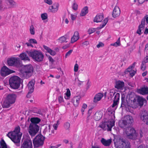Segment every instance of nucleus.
Listing matches in <instances>:
<instances>
[{
    "label": "nucleus",
    "mask_w": 148,
    "mask_h": 148,
    "mask_svg": "<svg viewBox=\"0 0 148 148\" xmlns=\"http://www.w3.org/2000/svg\"><path fill=\"white\" fill-rule=\"evenodd\" d=\"M48 59L50 62H51L52 63H53L54 62V60L51 57L49 56L48 57Z\"/></svg>",
    "instance_id": "nucleus-62"
},
{
    "label": "nucleus",
    "mask_w": 148,
    "mask_h": 148,
    "mask_svg": "<svg viewBox=\"0 0 148 148\" xmlns=\"http://www.w3.org/2000/svg\"><path fill=\"white\" fill-rule=\"evenodd\" d=\"M88 7L87 6L85 7L81 11V12L80 14V16H84L88 13Z\"/></svg>",
    "instance_id": "nucleus-32"
},
{
    "label": "nucleus",
    "mask_w": 148,
    "mask_h": 148,
    "mask_svg": "<svg viewBox=\"0 0 148 148\" xmlns=\"http://www.w3.org/2000/svg\"><path fill=\"white\" fill-rule=\"evenodd\" d=\"M93 109V108H90L89 109L88 111V117H89L91 115V113H92V110Z\"/></svg>",
    "instance_id": "nucleus-55"
},
{
    "label": "nucleus",
    "mask_w": 148,
    "mask_h": 148,
    "mask_svg": "<svg viewBox=\"0 0 148 148\" xmlns=\"http://www.w3.org/2000/svg\"><path fill=\"white\" fill-rule=\"evenodd\" d=\"M29 93H32L34 90V87L30 86H27Z\"/></svg>",
    "instance_id": "nucleus-51"
},
{
    "label": "nucleus",
    "mask_w": 148,
    "mask_h": 148,
    "mask_svg": "<svg viewBox=\"0 0 148 148\" xmlns=\"http://www.w3.org/2000/svg\"><path fill=\"white\" fill-rule=\"evenodd\" d=\"M140 118L143 121L146 123L148 120V112L146 110L142 111L140 115Z\"/></svg>",
    "instance_id": "nucleus-16"
},
{
    "label": "nucleus",
    "mask_w": 148,
    "mask_h": 148,
    "mask_svg": "<svg viewBox=\"0 0 148 148\" xmlns=\"http://www.w3.org/2000/svg\"><path fill=\"white\" fill-rule=\"evenodd\" d=\"M28 55L34 60V61L40 62L43 60L44 55L40 51L34 50L27 52Z\"/></svg>",
    "instance_id": "nucleus-5"
},
{
    "label": "nucleus",
    "mask_w": 148,
    "mask_h": 148,
    "mask_svg": "<svg viewBox=\"0 0 148 148\" xmlns=\"http://www.w3.org/2000/svg\"><path fill=\"white\" fill-rule=\"evenodd\" d=\"M72 7L73 9L74 10H77L78 5L75 1L73 3Z\"/></svg>",
    "instance_id": "nucleus-45"
},
{
    "label": "nucleus",
    "mask_w": 148,
    "mask_h": 148,
    "mask_svg": "<svg viewBox=\"0 0 148 148\" xmlns=\"http://www.w3.org/2000/svg\"><path fill=\"white\" fill-rule=\"evenodd\" d=\"M8 65L19 67L21 66L19 58L16 57H12L7 61Z\"/></svg>",
    "instance_id": "nucleus-11"
},
{
    "label": "nucleus",
    "mask_w": 148,
    "mask_h": 148,
    "mask_svg": "<svg viewBox=\"0 0 148 148\" xmlns=\"http://www.w3.org/2000/svg\"><path fill=\"white\" fill-rule=\"evenodd\" d=\"M83 45L87 46L89 44V42L88 41H86L82 43Z\"/></svg>",
    "instance_id": "nucleus-63"
},
{
    "label": "nucleus",
    "mask_w": 148,
    "mask_h": 148,
    "mask_svg": "<svg viewBox=\"0 0 148 148\" xmlns=\"http://www.w3.org/2000/svg\"><path fill=\"white\" fill-rule=\"evenodd\" d=\"M80 97L77 96L73 97L72 100V102L75 107H77L78 105Z\"/></svg>",
    "instance_id": "nucleus-25"
},
{
    "label": "nucleus",
    "mask_w": 148,
    "mask_h": 148,
    "mask_svg": "<svg viewBox=\"0 0 148 148\" xmlns=\"http://www.w3.org/2000/svg\"><path fill=\"white\" fill-rule=\"evenodd\" d=\"M125 132L128 138L132 140H135L137 139L138 134L134 128L128 127L126 129Z\"/></svg>",
    "instance_id": "nucleus-8"
},
{
    "label": "nucleus",
    "mask_w": 148,
    "mask_h": 148,
    "mask_svg": "<svg viewBox=\"0 0 148 148\" xmlns=\"http://www.w3.org/2000/svg\"><path fill=\"white\" fill-rule=\"evenodd\" d=\"M71 18L72 21H74L76 18V16L73 14H71Z\"/></svg>",
    "instance_id": "nucleus-59"
},
{
    "label": "nucleus",
    "mask_w": 148,
    "mask_h": 148,
    "mask_svg": "<svg viewBox=\"0 0 148 148\" xmlns=\"http://www.w3.org/2000/svg\"><path fill=\"white\" fill-rule=\"evenodd\" d=\"M135 64L136 62H134L132 65L128 67L127 69L125 71V73L127 74L128 73H129L132 70V69L134 67Z\"/></svg>",
    "instance_id": "nucleus-35"
},
{
    "label": "nucleus",
    "mask_w": 148,
    "mask_h": 148,
    "mask_svg": "<svg viewBox=\"0 0 148 148\" xmlns=\"http://www.w3.org/2000/svg\"><path fill=\"white\" fill-rule=\"evenodd\" d=\"M119 97L120 94L119 93H116L114 96V100L118 102L119 99Z\"/></svg>",
    "instance_id": "nucleus-43"
},
{
    "label": "nucleus",
    "mask_w": 148,
    "mask_h": 148,
    "mask_svg": "<svg viewBox=\"0 0 148 148\" xmlns=\"http://www.w3.org/2000/svg\"><path fill=\"white\" fill-rule=\"evenodd\" d=\"M66 37L63 36L59 38V42L61 43H62L65 42H66L67 41H66Z\"/></svg>",
    "instance_id": "nucleus-41"
},
{
    "label": "nucleus",
    "mask_w": 148,
    "mask_h": 148,
    "mask_svg": "<svg viewBox=\"0 0 148 148\" xmlns=\"http://www.w3.org/2000/svg\"><path fill=\"white\" fill-rule=\"evenodd\" d=\"M138 92L142 95L148 94V88L144 87L138 90Z\"/></svg>",
    "instance_id": "nucleus-24"
},
{
    "label": "nucleus",
    "mask_w": 148,
    "mask_h": 148,
    "mask_svg": "<svg viewBox=\"0 0 148 148\" xmlns=\"http://www.w3.org/2000/svg\"><path fill=\"white\" fill-rule=\"evenodd\" d=\"M31 123L30 124L37 125L41 121L40 119L38 117H32L30 119Z\"/></svg>",
    "instance_id": "nucleus-26"
},
{
    "label": "nucleus",
    "mask_w": 148,
    "mask_h": 148,
    "mask_svg": "<svg viewBox=\"0 0 148 148\" xmlns=\"http://www.w3.org/2000/svg\"><path fill=\"white\" fill-rule=\"evenodd\" d=\"M146 100L140 97H138L137 99V101L139 105L141 106L144 104V103L146 101Z\"/></svg>",
    "instance_id": "nucleus-34"
},
{
    "label": "nucleus",
    "mask_w": 148,
    "mask_h": 148,
    "mask_svg": "<svg viewBox=\"0 0 148 148\" xmlns=\"http://www.w3.org/2000/svg\"><path fill=\"white\" fill-rule=\"evenodd\" d=\"M59 4L58 3L53 4L49 7V9L53 13H55L57 11L58 9Z\"/></svg>",
    "instance_id": "nucleus-21"
},
{
    "label": "nucleus",
    "mask_w": 148,
    "mask_h": 148,
    "mask_svg": "<svg viewBox=\"0 0 148 148\" xmlns=\"http://www.w3.org/2000/svg\"><path fill=\"white\" fill-rule=\"evenodd\" d=\"M101 117V113L96 112L94 115V119L95 121H97L100 120Z\"/></svg>",
    "instance_id": "nucleus-33"
},
{
    "label": "nucleus",
    "mask_w": 148,
    "mask_h": 148,
    "mask_svg": "<svg viewBox=\"0 0 148 148\" xmlns=\"http://www.w3.org/2000/svg\"><path fill=\"white\" fill-rule=\"evenodd\" d=\"M96 30V29L95 28H90L88 31V34H91L94 32Z\"/></svg>",
    "instance_id": "nucleus-47"
},
{
    "label": "nucleus",
    "mask_w": 148,
    "mask_h": 148,
    "mask_svg": "<svg viewBox=\"0 0 148 148\" xmlns=\"http://www.w3.org/2000/svg\"><path fill=\"white\" fill-rule=\"evenodd\" d=\"M126 102L125 101V99L124 98H121V107H124L125 106Z\"/></svg>",
    "instance_id": "nucleus-49"
},
{
    "label": "nucleus",
    "mask_w": 148,
    "mask_h": 148,
    "mask_svg": "<svg viewBox=\"0 0 148 148\" xmlns=\"http://www.w3.org/2000/svg\"><path fill=\"white\" fill-rule=\"evenodd\" d=\"M41 18L42 20H44L47 19V13H45L42 14Z\"/></svg>",
    "instance_id": "nucleus-46"
},
{
    "label": "nucleus",
    "mask_w": 148,
    "mask_h": 148,
    "mask_svg": "<svg viewBox=\"0 0 148 148\" xmlns=\"http://www.w3.org/2000/svg\"><path fill=\"white\" fill-rule=\"evenodd\" d=\"M133 121L134 120L132 116L126 115L124 117V119L123 120L122 123H119V125L121 128H124L126 125H131Z\"/></svg>",
    "instance_id": "nucleus-10"
},
{
    "label": "nucleus",
    "mask_w": 148,
    "mask_h": 148,
    "mask_svg": "<svg viewBox=\"0 0 148 148\" xmlns=\"http://www.w3.org/2000/svg\"><path fill=\"white\" fill-rule=\"evenodd\" d=\"M108 19L107 18H106L103 21V23L102 25H100V27L99 28L101 29L104 27L107 24L108 22Z\"/></svg>",
    "instance_id": "nucleus-42"
},
{
    "label": "nucleus",
    "mask_w": 148,
    "mask_h": 148,
    "mask_svg": "<svg viewBox=\"0 0 148 148\" xmlns=\"http://www.w3.org/2000/svg\"><path fill=\"white\" fill-rule=\"evenodd\" d=\"M29 42H26L25 44L28 47H33V46L32 45V44H36L37 42L36 40L34 39H30L28 40Z\"/></svg>",
    "instance_id": "nucleus-28"
},
{
    "label": "nucleus",
    "mask_w": 148,
    "mask_h": 148,
    "mask_svg": "<svg viewBox=\"0 0 148 148\" xmlns=\"http://www.w3.org/2000/svg\"><path fill=\"white\" fill-rule=\"evenodd\" d=\"M103 95L101 93H99L95 95L93 101L95 103H96L98 101L100 100L103 97Z\"/></svg>",
    "instance_id": "nucleus-30"
},
{
    "label": "nucleus",
    "mask_w": 148,
    "mask_h": 148,
    "mask_svg": "<svg viewBox=\"0 0 148 148\" xmlns=\"http://www.w3.org/2000/svg\"><path fill=\"white\" fill-rule=\"evenodd\" d=\"M78 69V65L77 64H76L75 65L74 68V71L75 72H76L77 71Z\"/></svg>",
    "instance_id": "nucleus-57"
},
{
    "label": "nucleus",
    "mask_w": 148,
    "mask_h": 148,
    "mask_svg": "<svg viewBox=\"0 0 148 148\" xmlns=\"http://www.w3.org/2000/svg\"><path fill=\"white\" fill-rule=\"evenodd\" d=\"M114 113L115 112L114 111L108 110V114L109 115V118H110V119L104 121L103 123L101 125V126H100L101 128H104L107 127L108 131H111V128L114 125L115 122L114 120V119L115 118Z\"/></svg>",
    "instance_id": "nucleus-2"
},
{
    "label": "nucleus",
    "mask_w": 148,
    "mask_h": 148,
    "mask_svg": "<svg viewBox=\"0 0 148 148\" xmlns=\"http://www.w3.org/2000/svg\"><path fill=\"white\" fill-rule=\"evenodd\" d=\"M43 47L51 55L54 56L56 55V53L55 51L52 50L49 47L45 45H43Z\"/></svg>",
    "instance_id": "nucleus-29"
},
{
    "label": "nucleus",
    "mask_w": 148,
    "mask_h": 148,
    "mask_svg": "<svg viewBox=\"0 0 148 148\" xmlns=\"http://www.w3.org/2000/svg\"><path fill=\"white\" fill-rule=\"evenodd\" d=\"M27 52H31V51H27L23 53L20 55L19 56L21 60L24 61H30V59L27 55Z\"/></svg>",
    "instance_id": "nucleus-18"
},
{
    "label": "nucleus",
    "mask_w": 148,
    "mask_h": 148,
    "mask_svg": "<svg viewBox=\"0 0 148 148\" xmlns=\"http://www.w3.org/2000/svg\"><path fill=\"white\" fill-rule=\"evenodd\" d=\"M50 125H49L48 126H47L45 128L43 133L45 134H47L48 135L50 132Z\"/></svg>",
    "instance_id": "nucleus-38"
},
{
    "label": "nucleus",
    "mask_w": 148,
    "mask_h": 148,
    "mask_svg": "<svg viewBox=\"0 0 148 148\" xmlns=\"http://www.w3.org/2000/svg\"><path fill=\"white\" fill-rule=\"evenodd\" d=\"M146 68L145 64L144 62H142L140 66V69L143 71H144Z\"/></svg>",
    "instance_id": "nucleus-48"
},
{
    "label": "nucleus",
    "mask_w": 148,
    "mask_h": 148,
    "mask_svg": "<svg viewBox=\"0 0 148 148\" xmlns=\"http://www.w3.org/2000/svg\"><path fill=\"white\" fill-rule=\"evenodd\" d=\"M16 97V95L14 94L8 95L6 99L12 104L14 103L15 101Z\"/></svg>",
    "instance_id": "nucleus-17"
},
{
    "label": "nucleus",
    "mask_w": 148,
    "mask_h": 148,
    "mask_svg": "<svg viewBox=\"0 0 148 148\" xmlns=\"http://www.w3.org/2000/svg\"><path fill=\"white\" fill-rule=\"evenodd\" d=\"M145 20L147 24H148V15H146L141 20V24L138 27V29L137 31V33L140 35L141 34V31L145 27Z\"/></svg>",
    "instance_id": "nucleus-13"
},
{
    "label": "nucleus",
    "mask_w": 148,
    "mask_h": 148,
    "mask_svg": "<svg viewBox=\"0 0 148 148\" xmlns=\"http://www.w3.org/2000/svg\"><path fill=\"white\" fill-rule=\"evenodd\" d=\"M104 46V44L102 42H100L99 44L97 45V47L99 48L101 47H103Z\"/></svg>",
    "instance_id": "nucleus-56"
},
{
    "label": "nucleus",
    "mask_w": 148,
    "mask_h": 148,
    "mask_svg": "<svg viewBox=\"0 0 148 148\" xmlns=\"http://www.w3.org/2000/svg\"><path fill=\"white\" fill-rule=\"evenodd\" d=\"M29 30L30 33L32 35H34L35 34L34 28L33 25H32L30 26Z\"/></svg>",
    "instance_id": "nucleus-40"
},
{
    "label": "nucleus",
    "mask_w": 148,
    "mask_h": 148,
    "mask_svg": "<svg viewBox=\"0 0 148 148\" xmlns=\"http://www.w3.org/2000/svg\"><path fill=\"white\" fill-rule=\"evenodd\" d=\"M39 130V127L38 125L30 124L29 127L28 132L32 137L34 136Z\"/></svg>",
    "instance_id": "nucleus-12"
},
{
    "label": "nucleus",
    "mask_w": 148,
    "mask_h": 148,
    "mask_svg": "<svg viewBox=\"0 0 148 148\" xmlns=\"http://www.w3.org/2000/svg\"><path fill=\"white\" fill-rule=\"evenodd\" d=\"M103 14H97L95 18L94 21L96 23L101 22L103 20Z\"/></svg>",
    "instance_id": "nucleus-23"
},
{
    "label": "nucleus",
    "mask_w": 148,
    "mask_h": 148,
    "mask_svg": "<svg viewBox=\"0 0 148 148\" xmlns=\"http://www.w3.org/2000/svg\"><path fill=\"white\" fill-rule=\"evenodd\" d=\"M79 38V35L78 32L76 31L74 32L73 37L71 38V42L73 43L77 41Z\"/></svg>",
    "instance_id": "nucleus-22"
},
{
    "label": "nucleus",
    "mask_w": 148,
    "mask_h": 148,
    "mask_svg": "<svg viewBox=\"0 0 148 148\" xmlns=\"http://www.w3.org/2000/svg\"><path fill=\"white\" fill-rule=\"evenodd\" d=\"M65 94L67 97V98H66L65 97V98L67 99H69V97H70L71 95L70 91L69 89H67L66 92L65 93Z\"/></svg>",
    "instance_id": "nucleus-39"
},
{
    "label": "nucleus",
    "mask_w": 148,
    "mask_h": 148,
    "mask_svg": "<svg viewBox=\"0 0 148 148\" xmlns=\"http://www.w3.org/2000/svg\"><path fill=\"white\" fill-rule=\"evenodd\" d=\"M11 104H12L6 99L5 100L3 103H2L1 105L3 108H9Z\"/></svg>",
    "instance_id": "nucleus-31"
},
{
    "label": "nucleus",
    "mask_w": 148,
    "mask_h": 148,
    "mask_svg": "<svg viewBox=\"0 0 148 148\" xmlns=\"http://www.w3.org/2000/svg\"><path fill=\"white\" fill-rule=\"evenodd\" d=\"M114 144L117 148H131L129 142L125 140L121 136H118L116 139L113 140Z\"/></svg>",
    "instance_id": "nucleus-4"
},
{
    "label": "nucleus",
    "mask_w": 148,
    "mask_h": 148,
    "mask_svg": "<svg viewBox=\"0 0 148 148\" xmlns=\"http://www.w3.org/2000/svg\"><path fill=\"white\" fill-rule=\"evenodd\" d=\"M58 101L59 102L61 103L64 102V99L62 96H60L58 97Z\"/></svg>",
    "instance_id": "nucleus-52"
},
{
    "label": "nucleus",
    "mask_w": 148,
    "mask_h": 148,
    "mask_svg": "<svg viewBox=\"0 0 148 148\" xmlns=\"http://www.w3.org/2000/svg\"><path fill=\"white\" fill-rule=\"evenodd\" d=\"M129 74L130 75V76L132 77H133L134 75L135 74L136 72L134 70H132L129 73Z\"/></svg>",
    "instance_id": "nucleus-58"
},
{
    "label": "nucleus",
    "mask_w": 148,
    "mask_h": 148,
    "mask_svg": "<svg viewBox=\"0 0 148 148\" xmlns=\"http://www.w3.org/2000/svg\"><path fill=\"white\" fill-rule=\"evenodd\" d=\"M64 127L66 130H69L70 127V124L69 123L66 122L64 124Z\"/></svg>",
    "instance_id": "nucleus-44"
},
{
    "label": "nucleus",
    "mask_w": 148,
    "mask_h": 148,
    "mask_svg": "<svg viewBox=\"0 0 148 148\" xmlns=\"http://www.w3.org/2000/svg\"><path fill=\"white\" fill-rule=\"evenodd\" d=\"M21 148H32V141L29 139H26L21 145Z\"/></svg>",
    "instance_id": "nucleus-14"
},
{
    "label": "nucleus",
    "mask_w": 148,
    "mask_h": 148,
    "mask_svg": "<svg viewBox=\"0 0 148 148\" xmlns=\"http://www.w3.org/2000/svg\"><path fill=\"white\" fill-rule=\"evenodd\" d=\"M121 45V43L120 41V38H119L116 42H115L111 44V46H114L115 47H117Z\"/></svg>",
    "instance_id": "nucleus-36"
},
{
    "label": "nucleus",
    "mask_w": 148,
    "mask_h": 148,
    "mask_svg": "<svg viewBox=\"0 0 148 148\" xmlns=\"http://www.w3.org/2000/svg\"><path fill=\"white\" fill-rule=\"evenodd\" d=\"M111 140L110 139L106 140L104 138H102L101 140V143L105 146H109L111 143Z\"/></svg>",
    "instance_id": "nucleus-27"
},
{
    "label": "nucleus",
    "mask_w": 148,
    "mask_h": 148,
    "mask_svg": "<svg viewBox=\"0 0 148 148\" xmlns=\"http://www.w3.org/2000/svg\"><path fill=\"white\" fill-rule=\"evenodd\" d=\"M118 102L117 101H116L114 100V102L113 104L112 105V107H114L116 106L117 104V103Z\"/></svg>",
    "instance_id": "nucleus-61"
},
{
    "label": "nucleus",
    "mask_w": 148,
    "mask_h": 148,
    "mask_svg": "<svg viewBox=\"0 0 148 148\" xmlns=\"http://www.w3.org/2000/svg\"><path fill=\"white\" fill-rule=\"evenodd\" d=\"M20 127L19 126L16 127L14 130L7 134V136L17 147L20 146V142L22 133H20Z\"/></svg>",
    "instance_id": "nucleus-1"
},
{
    "label": "nucleus",
    "mask_w": 148,
    "mask_h": 148,
    "mask_svg": "<svg viewBox=\"0 0 148 148\" xmlns=\"http://www.w3.org/2000/svg\"><path fill=\"white\" fill-rule=\"evenodd\" d=\"M115 94V92H110V93L109 94V95L110 96V97L112 98L114 96Z\"/></svg>",
    "instance_id": "nucleus-60"
},
{
    "label": "nucleus",
    "mask_w": 148,
    "mask_h": 148,
    "mask_svg": "<svg viewBox=\"0 0 148 148\" xmlns=\"http://www.w3.org/2000/svg\"><path fill=\"white\" fill-rule=\"evenodd\" d=\"M73 51V50L71 49L67 52L65 55V57L67 58L69 56Z\"/></svg>",
    "instance_id": "nucleus-53"
},
{
    "label": "nucleus",
    "mask_w": 148,
    "mask_h": 148,
    "mask_svg": "<svg viewBox=\"0 0 148 148\" xmlns=\"http://www.w3.org/2000/svg\"><path fill=\"white\" fill-rule=\"evenodd\" d=\"M11 70L6 66L2 67L0 70V74L3 77H5L11 73Z\"/></svg>",
    "instance_id": "nucleus-15"
},
{
    "label": "nucleus",
    "mask_w": 148,
    "mask_h": 148,
    "mask_svg": "<svg viewBox=\"0 0 148 148\" xmlns=\"http://www.w3.org/2000/svg\"><path fill=\"white\" fill-rule=\"evenodd\" d=\"M33 68L31 64L25 66L21 72V77L25 78H29L33 74Z\"/></svg>",
    "instance_id": "nucleus-6"
},
{
    "label": "nucleus",
    "mask_w": 148,
    "mask_h": 148,
    "mask_svg": "<svg viewBox=\"0 0 148 148\" xmlns=\"http://www.w3.org/2000/svg\"><path fill=\"white\" fill-rule=\"evenodd\" d=\"M44 2L49 5H51L52 3L51 0H44Z\"/></svg>",
    "instance_id": "nucleus-54"
},
{
    "label": "nucleus",
    "mask_w": 148,
    "mask_h": 148,
    "mask_svg": "<svg viewBox=\"0 0 148 148\" xmlns=\"http://www.w3.org/2000/svg\"><path fill=\"white\" fill-rule=\"evenodd\" d=\"M35 84V82L33 80L30 81L27 85V86H30L34 87V86Z\"/></svg>",
    "instance_id": "nucleus-50"
},
{
    "label": "nucleus",
    "mask_w": 148,
    "mask_h": 148,
    "mask_svg": "<svg viewBox=\"0 0 148 148\" xmlns=\"http://www.w3.org/2000/svg\"><path fill=\"white\" fill-rule=\"evenodd\" d=\"M124 86V83L123 81H118L116 82L115 87L118 89H123Z\"/></svg>",
    "instance_id": "nucleus-20"
},
{
    "label": "nucleus",
    "mask_w": 148,
    "mask_h": 148,
    "mask_svg": "<svg viewBox=\"0 0 148 148\" xmlns=\"http://www.w3.org/2000/svg\"><path fill=\"white\" fill-rule=\"evenodd\" d=\"M120 13L121 11L119 7L118 6H115L112 14V17L114 18L117 17L119 16Z\"/></svg>",
    "instance_id": "nucleus-19"
},
{
    "label": "nucleus",
    "mask_w": 148,
    "mask_h": 148,
    "mask_svg": "<svg viewBox=\"0 0 148 148\" xmlns=\"http://www.w3.org/2000/svg\"><path fill=\"white\" fill-rule=\"evenodd\" d=\"M45 139V137L41 134L38 135L33 140L34 147H38L42 145Z\"/></svg>",
    "instance_id": "nucleus-9"
},
{
    "label": "nucleus",
    "mask_w": 148,
    "mask_h": 148,
    "mask_svg": "<svg viewBox=\"0 0 148 148\" xmlns=\"http://www.w3.org/2000/svg\"><path fill=\"white\" fill-rule=\"evenodd\" d=\"M0 144L1 145L0 148H7V145L3 139L1 140Z\"/></svg>",
    "instance_id": "nucleus-37"
},
{
    "label": "nucleus",
    "mask_w": 148,
    "mask_h": 148,
    "mask_svg": "<svg viewBox=\"0 0 148 148\" xmlns=\"http://www.w3.org/2000/svg\"><path fill=\"white\" fill-rule=\"evenodd\" d=\"M137 148H147V147L144 145H139Z\"/></svg>",
    "instance_id": "nucleus-64"
},
{
    "label": "nucleus",
    "mask_w": 148,
    "mask_h": 148,
    "mask_svg": "<svg viewBox=\"0 0 148 148\" xmlns=\"http://www.w3.org/2000/svg\"><path fill=\"white\" fill-rule=\"evenodd\" d=\"M21 83V78L17 76L11 77L9 80V83L10 87L14 89H17L20 87Z\"/></svg>",
    "instance_id": "nucleus-7"
},
{
    "label": "nucleus",
    "mask_w": 148,
    "mask_h": 148,
    "mask_svg": "<svg viewBox=\"0 0 148 148\" xmlns=\"http://www.w3.org/2000/svg\"><path fill=\"white\" fill-rule=\"evenodd\" d=\"M17 3L14 0H0V11H3L7 8H16Z\"/></svg>",
    "instance_id": "nucleus-3"
}]
</instances>
